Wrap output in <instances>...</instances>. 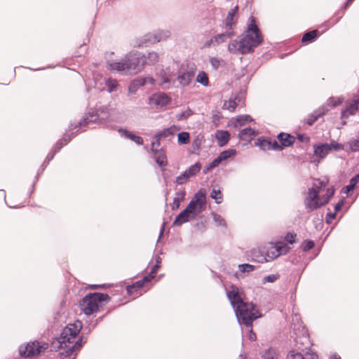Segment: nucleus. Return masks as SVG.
<instances>
[{"label":"nucleus","instance_id":"1","mask_svg":"<svg viewBox=\"0 0 359 359\" xmlns=\"http://www.w3.org/2000/svg\"><path fill=\"white\" fill-rule=\"evenodd\" d=\"M81 328V322L76 320L62 329L57 341L58 348L63 350L60 353L61 359H75L78 352L86 342V339L82 337L77 339Z\"/></svg>","mask_w":359,"mask_h":359},{"label":"nucleus","instance_id":"2","mask_svg":"<svg viewBox=\"0 0 359 359\" xmlns=\"http://www.w3.org/2000/svg\"><path fill=\"white\" fill-rule=\"evenodd\" d=\"M263 41L262 33L256 24L253 16L250 18V23L245 32L239 41L233 40L228 46V50L232 54L245 55L254 51Z\"/></svg>","mask_w":359,"mask_h":359},{"label":"nucleus","instance_id":"3","mask_svg":"<svg viewBox=\"0 0 359 359\" xmlns=\"http://www.w3.org/2000/svg\"><path fill=\"white\" fill-rule=\"evenodd\" d=\"M237 287H232L227 292V297L230 301L239 324L247 327L252 325V322L261 316L252 303L245 302L238 294Z\"/></svg>","mask_w":359,"mask_h":359},{"label":"nucleus","instance_id":"4","mask_svg":"<svg viewBox=\"0 0 359 359\" xmlns=\"http://www.w3.org/2000/svg\"><path fill=\"white\" fill-rule=\"evenodd\" d=\"M107 67L125 75L136 74L142 69L141 53L137 51L130 52L121 61L108 63Z\"/></svg>","mask_w":359,"mask_h":359},{"label":"nucleus","instance_id":"5","mask_svg":"<svg viewBox=\"0 0 359 359\" xmlns=\"http://www.w3.org/2000/svg\"><path fill=\"white\" fill-rule=\"evenodd\" d=\"M112 108L110 105H102L97 108L96 110L91 109L89 111L83 118L73 128V124L70 123L69 126V130H72L74 128H81L88 126L91 123H99L103 125L105 128H109V125H107V119L106 117H100L99 113L102 114H107V116L110 115V113L112 111Z\"/></svg>","mask_w":359,"mask_h":359},{"label":"nucleus","instance_id":"6","mask_svg":"<svg viewBox=\"0 0 359 359\" xmlns=\"http://www.w3.org/2000/svg\"><path fill=\"white\" fill-rule=\"evenodd\" d=\"M109 299L110 297L107 294L90 293L82 299L80 302V308L85 315L90 316L98 311L102 302H107Z\"/></svg>","mask_w":359,"mask_h":359},{"label":"nucleus","instance_id":"7","mask_svg":"<svg viewBox=\"0 0 359 359\" xmlns=\"http://www.w3.org/2000/svg\"><path fill=\"white\" fill-rule=\"evenodd\" d=\"M47 348L48 344L46 343L41 344L39 341H33L26 345L20 346L19 353L25 358H34L39 355Z\"/></svg>","mask_w":359,"mask_h":359},{"label":"nucleus","instance_id":"8","mask_svg":"<svg viewBox=\"0 0 359 359\" xmlns=\"http://www.w3.org/2000/svg\"><path fill=\"white\" fill-rule=\"evenodd\" d=\"M304 205L308 212L323 206L318 189L313 187L309 189L307 196L304 198Z\"/></svg>","mask_w":359,"mask_h":359},{"label":"nucleus","instance_id":"9","mask_svg":"<svg viewBox=\"0 0 359 359\" xmlns=\"http://www.w3.org/2000/svg\"><path fill=\"white\" fill-rule=\"evenodd\" d=\"M171 35V32L168 29H158L156 30L154 34H149L144 36V40L137 43L139 47L147 46V43H154L156 42H160L168 39Z\"/></svg>","mask_w":359,"mask_h":359},{"label":"nucleus","instance_id":"10","mask_svg":"<svg viewBox=\"0 0 359 359\" xmlns=\"http://www.w3.org/2000/svg\"><path fill=\"white\" fill-rule=\"evenodd\" d=\"M175 80L172 74L167 69H161L156 74V85L163 90H168L174 86Z\"/></svg>","mask_w":359,"mask_h":359},{"label":"nucleus","instance_id":"11","mask_svg":"<svg viewBox=\"0 0 359 359\" xmlns=\"http://www.w3.org/2000/svg\"><path fill=\"white\" fill-rule=\"evenodd\" d=\"M170 102V98L165 93H157L152 95L149 99V103L157 107H164Z\"/></svg>","mask_w":359,"mask_h":359},{"label":"nucleus","instance_id":"12","mask_svg":"<svg viewBox=\"0 0 359 359\" xmlns=\"http://www.w3.org/2000/svg\"><path fill=\"white\" fill-rule=\"evenodd\" d=\"M250 259L257 263L267 262V257L265 254V247L254 248L250 251Z\"/></svg>","mask_w":359,"mask_h":359},{"label":"nucleus","instance_id":"13","mask_svg":"<svg viewBox=\"0 0 359 359\" xmlns=\"http://www.w3.org/2000/svg\"><path fill=\"white\" fill-rule=\"evenodd\" d=\"M194 202H195L198 205V212H201L205 208V205L206 203V192L205 189H199L194 196L191 199Z\"/></svg>","mask_w":359,"mask_h":359},{"label":"nucleus","instance_id":"14","mask_svg":"<svg viewBox=\"0 0 359 359\" xmlns=\"http://www.w3.org/2000/svg\"><path fill=\"white\" fill-rule=\"evenodd\" d=\"M154 154V158L156 163L162 168H164L168 164L167 157L165 151L163 149H151Z\"/></svg>","mask_w":359,"mask_h":359},{"label":"nucleus","instance_id":"15","mask_svg":"<svg viewBox=\"0 0 359 359\" xmlns=\"http://www.w3.org/2000/svg\"><path fill=\"white\" fill-rule=\"evenodd\" d=\"M194 77L193 71H183L179 72L177 79L182 87H185L190 84Z\"/></svg>","mask_w":359,"mask_h":359},{"label":"nucleus","instance_id":"16","mask_svg":"<svg viewBox=\"0 0 359 359\" xmlns=\"http://www.w3.org/2000/svg\"><path fill=\"white\" fill-rule=\"evenodd\" d=\"M328 109L326 107L322 106L309 114L306 120L309 126H312L320 117L324 116Z\"/></svg>","mask_w":359,"mask_h":359},{"label":"nucleus","instance_id":"17","mask_svg":"<svg viewBox=\"0 0 359 359\" xmlns=\"http://www.w3.org/2000/svg\"><path fill=\"white\" fill-rule=\"evenodd\" d=\"M159 55L155 51L149 52L148 54L143 55L141 53V64H142V68L144 65H154L158 62Z\"/></svg>","mask_w":359,"mask_h":359},{"label":"nucleus","instance_id":"18","mask_svg":"<svg viewBox=\"0 0 359 359\" xmlns=\"http://www.w3.org/2000/svg\"><path fill=\"white\" fill-rule=\"evenodd\" d=\"M313 151L316 157L323 159L330 152V148L328 143H320L313 145Z\"/></svg>","mask_w":359,"mask_h":359},{"label":"nucleus","instance_id":"19","mask_svg":"<svg viewBox=\"0 0 359 359\" xmlns=\"http://www.w3.org/2000/svg\"><path fill=\"white\" fill-rule=\"evenodd\" d=\"M243 104V96L242 94H237L233 95L228 101V102L224 103V106L229 109L230 111H234L236 107L240 104Z\"/></svg>","mask_w":359,"mask_h":359},{"label":"nucleus","instance_id":"20","mask_svg":"<svg viewBox=\"0 0 359 359\" xmlns=\"http://www.w3.org/2000/svg\"><path fill=\"white\" fill-rule=\"evenodd\" d=\"M215 138L219 147H222L227 144L230 139V133L227 130H218L215 133Z\"/></svg>","mask_w":359,"mask_h":359},{"label":"nucleus","instance_id":"21","mask_svg":"<svg viewBox=\"0 0 359 359\" xmlns=\"http://www.w3.org/2000/svg\"><path fill=\"white\" fill-rule=\"evenodd\" d=\"M238 12V6H236L234 8L230 9V11L228 12L227 16L226 18V26L229 27L230 29L232 28V26L236 23V16Z\"/></svg>","mask_w":359,"mask_h":359},{"label":"nucleus","instance_id":"22","mask_svg":"<svg viewBox=\"0 0 359 359\" xmlns=\"http://www.w3.org/2000/svg\"><path fill=\"white\" fill-rule=\"evenodd\" d=\"M277 138L283 148L292 145L295 141L294 136L284 133H279Z\"/></svg>","mask_w":359,"mask_h":359},{"label":"nucleus","instance_id":"23","mask_svg":"<svg viewBox=\"0 0 359 359\" xmlns=\"http://www.w3.org/2000/svg\"><path fill=\"white\" fill-rule=\"evenodd\" d=\"M118 132L122 136L135 142L136 144H137L139 145H142L143 144V139L141 137L135 135L134 133L130 132L127 129L119 128V129H118Z\"/></svg>","mask_w":359,"mask_h":359},{"label":"nucleus","instance_id":"24","mask_svg":"<svg viewBox=\"0 0 359 359\" xmlns=\"http://www.w3.org/2000/svg\"><path fill=\"white\" fill-rule=\"evenodd\" d=\"M191 214L187 210H183L175 218L172 223L173 226H180L182 224L189 222L191 219Z\"/></svg>","mask_w":359,"mask_h":359},{"label":"nucleus","instance_id":"25","mask_svg":"<svg viewBox=\"0 0 359 359\" xmlns=\"http://www.w3.org/2000/svg\"><path fill=\"white\" fill-rule=\"evenodd\" d=\"M265 254L267 257V262L280 256L274 244L271 243L269 246L265 247Z\"/></svg>","mask_w":359,"mask_h":359},{"label":"nucleus","instance_id":"26","mask_svg":"<svg viewBox=\"0 0 359 359\" xmlns=\"http://www.w3.org/2000/svg\"><path fill=\"white\" fill-rule=\"evenodd\" d=\"M257 135V133L255 129H252V128H245L240 131L239 137L241 140H247L252 139Z\"/></svg>","mask_w":359,"mask_h":359},{"label":"nucleus","instance_id":"27","mask_svg":"<svg viewBox=\"0 0 359 359\" xmlns=\"http://www.w3.org/2000/svg\"><path fill=\"white\" fill-rule=\"evenodd\" d=\"M107 125L108 123L113 122H121L123 121V112L119 110H112L110 115L106 116Z\"/></svg>","mask_w":359,"mask_h":359},{"label":"nucleus","instance_id":"28","mask_svg":"<svg viewBox=\"0 0 359 359\" xmlns=\"http://www.w3.org/2000/svg\"><path fill=\"white\" fill-rule=\"evenodd\" d=\"M318 37V31L314 29L310 32H305L302 36V41L303 43H312L315 41Z\"/></svg>","mask_w":359,"mask_h":359},{"label":"nucleus","instance_id":"29","mask_svg":"<svg viewBox=\"0 0 359 359\" xmlns=\"http://www.w3.org/2000/svg\"><path fill=\"white\" fill-rule=\"evenodd\" d=\"M233 35L232 31H226L225 33L219 34L214 36L213 39H211L212 43H215L217 45L224 42L226 39L231 38Z\"/></svg>","mask_w":359,"mask_h":359},{"label":"nucleus","instance_id":"30","mask_svg":"<svg viewBox=\"0 0 359 359\" xmlns=\"http://www.w3.org/2000/svg\"><path fill=\"white\" fill-rule=\"evenodd\" d=\"M148 83L151 86H156V79H154L151 76H145V77L140 78V79L135 80L134 82V85H136L138 86H143Z\"/></svg>","mask_w":359,"mask_h":359},{"label":"nucleus","instance_id":"31","mask_svg":"<svg viewBox=\"0 0 359 359\" xmlns=\"http://www.w3.org/2000/svg\"><path fill=\"white\" fill-rule=\"evenodd\" d=\"M185 195L186 192L184 190H180L176 192L172 205L173 210L179 208L181 201H183L184 199Z\"/></svg>","mask_w":359,"mask_h":359},{"label":"nucleus","instance_id":"32","mask_svg":"<svg viewBox=\"0 0 359 359\" xmlns=\"http://www.w3.org/2000/svg\"><path fill=\"white\" fill-rule=\"evenodd\" d=\"M358 182L359 174H357L350 180L348 185L344 187L342 189V191L348 195L350 191H353L355 188Z\"/></svg>","mask_w":359,"mask_h":359},{"label":"nucleus","instance_id":"33","mask_svg":"<svg viewBox=\"0 0 359 359\" xmlns=\"http://www.w3.org/2000/svg\"><path fill=\"white\" fill-rule=\"evenodd\" d=\"M174 136V133L171 128H165L163 130L156 133L154 138H159L160 140L168 139L170 140Z\"/></svg>","mask_w":359,"mask_h":359},{"label":"nucleus","instance_id":"34","mask_svg":"<svg viewBox=\"0 0 359 359\" xmlns=\"http://www.w3.org/2000/svg\"><path fill=\"white\" fill-rule=\"evenodd\" d=\"M255 144L263 151L271 150V139L269 138H259Z\"/></svg>","mask_w":359,"mask_h":359},{"label":"nucleus","instance_id":"35","mask_svg":"<svg viewBox=\"0 0 359 359\" xmlns=\"http://www.w3.org/2000/svg\"><path fill=\"white\" fill-rule=\"evenodd\" d=\"M236 155V151L234 149H229L222 151L218 157L221 159V161L228 160L229 158L233 157Z\"/></svg>","mask_w":359,"mask_h":359},{"label":"nucleus","instance_id":"36","mask_svg":"<svg viewBox=\"0 0 359 359\" xmlns=\"http://www.w3.org/2000/svg\"><path fill=\"white\" fill-rule=\"evenodd\" d=\"M201 168V165L200 163H196L195 164L191 165L187 170L184 171V172L187 175L188 177H191L197 174Z\"/></svg>","mask_w":359,"mask_h":359},{"label":"nucleus","instance_id":"37","mask_svg":"<svg viewBox=\"0 0 359 359\" xmlns=\"http://www.w3.org/2000/svg\"><path fill=\"white\" fill-rule=\"evenodd\" d=\"M274 245L278 252L280 253V256L287 254L290 250V247L284 242H277Z\"/></svg>","mask_w":359,"mask_h":359},{"label":"nucleus","instance_id":"38","mask_svg":"<svg viewBox=\"0 0 359 359\" xmlns=\"http://www.w3.org/2000/svg\"><path fill=\"white\" fill-rule=\"evenodd\" d=\"M196 81L203 86H208L209 85L208 74L205 72L201 71L196 76Z\"/></svg>","mask_w":359,"mask_h":359},{"label":"nucleus","instance_id":"39","mask_svg":"<svg viewBox=\"0 0 359 359\" xmlns=\"http://www.w3.org/2000/svg\"><path fill=\"white\" fill-rule=\"evenodd\" d=\"M144 282L142 279L137 281L136 283H133V285H128L127 286V292L129 294H132L133 292L137 290L138 289H140L144 285Z\"/></svg>","mask_w":359,"mask_h":359},{"label":"nucleus","instance_id":"40","mask_svg":"<svg viewBox=\"0 0 359 359\" xmlns=\"http://www.w3.org/2000/svg\"><path fill=\"white\" fill-rule=\"evenodd\" d=\"M253 119L250 115H241L238 116L236 120L235 126H243L245 122H251Z\"/></svg>","mask_w":359,"mask_h":359},{"label":"nucleus","instance_id":"41","mask_svg":"<svg viewBox=\"0 0 359 359\" xmlns=\"http://www.w3.org/2000/svg\"><path fill=\"white\" fill-rule=\"evenodd\" d=\"M334 189L333 188H328L327 189L326 194L322 197H320L323 206L329 202L330 199L334 196Z\"/></svg>","mask_w":359,"mask_h":359},{"label":"nucleus","instance_id":"42","mask_svg":"<svg viewBox=\"0 0 359 359\" xmlns=\"http://www.w3.org/2000/svg\"><path fill=\"white\" fill-rule=\"evenodd\" d=\"M211 215L217 226H226V222L221 215L215 212H212Z\"/></svg>","mask_w":359,"mask_h":359},{"label":"nucleus","instance_id":"43","mask_svg":"<svg viewBox=\"0 0 359 359\" xmlns=\"http://www.w3.org/2000/svg\"><path fill=\"white\" fill-rule=\"evenodd\" d=\"M189 133L187 132H181L177 135V141L180 144H186L189 140Z\"/></svg>","mask_w":359,"mask_h":359},{"label":"nucleus","instance_id":"44","mask_svg":"<svg viewBox=\"0 0 359 359\" xmlns=\"http://www.w3.org/2000/svg\"><path fill=\"white\" fill-rule=\"evenodd\" d=\"M106 86L108 88V91L112 93L116 90L118 82L116 79L109 78L106 81Z\"/></svg>","mask_w":359,"mask_h":359},{"label":"nucleus","instance_id":"45","mask_svg":"<svg viewBox=\"0 0 359 359\" xmlns=\"http://www.w3.org/2000/svg\"><path fill=\"white\" fill-rule=\"evenodd\" d=\"M210 197L215 200L216 203L220 204L222 203V196L219 189H213L210 193Z\"/></svg>","mask_w":359,"mask_h":359},{"label":"nucleus","instance_id":"46","mask_svg":"<svg viewBox=\"0 0 359 359\" xmlns=\"http://www.w3.org/2000/svg\"><path fill=\"white\" fill-rule=\"evenodd\" d=\"M58 152V149H55V150H53L51 151H50L45 161H43V163H42L41 165V167H42V171L44 170V168L47 166V165L49 163V162L54 158V156L55 155V154H57Z\"/></svg>","mask_w":359,"mask_h":359},{"label":"nucleus","instance_id":"47","mask_svg":"<svg viewBox=\"0 0 359 359\" xmlns=\"http://www.w3.org/2000/svg\"><path fill=\"white\" fill-rule=\"evenodd\" d=\"M238 269L241 273H249L253 271L255 267L250 264H241L238 265Z\"/></svg>","mask_w":359,"mask_h":359},{"label":"nucleus","instance_id":"48","mask_svg":"<svg viewBox=\"0 0 359 359\" xmlns=\"http://www.w3.org/2000/svg\"><path fill=\"white\" fill-rule=\"evenodd\" d=\"M185 210H187V211L191 215H194V211L196 210H198V205L195 202H194L192 200H191V201L189 203V204L186 207ZM195 216L196 215H193L191 219H194Z\"/></svg>","mask_w":359,"mask_h":359},{"label":"nucleus","instance_id":"49","mask_svg":"<svg viewBox=\"0 0 359 359\" xmlns=\"http://www.w3.org/2000/svg\"><path fill=\"white\" fill-rule=\"evenodd\" d=\"M349 149L353 152L359 151V139H352L348 142Z\"/></svg>","mask_w":359,"mask_h":359},{"label":"nucleus","instance_id":"50","mask_svg":"<svg viewBox=\"0 0 359 359\" xmlns=\"http://www.w3.org/2000/svg\"><path fill=\"white\" fill-rule=\"evenodd\" d=\"M193 112L190 109H187L185 111L177 114L176 118L177 120H184L189 118L191 115H192Z\"/></svg>","mask_w":359,"mask_h":359},{"label":"nucleus","instance_id":"51","mask_svg":"<svg viewBox=\"0 0 359 359\" xmlns=\"http://www.w3.org/2000/svg\"><path fill=\"white\" fill-rule=\"evenodd\" d=\"M328 145L330 146V151L332 150L338 151L344 149V145L334 140H332Z\"/></svg>","mask_w":359,"mask_h":359},{"label":"nucleus","instance_id":"52","mask_svg":"<svg viewBox=\"0 0 359 359\" xmlns=\"http://www.w3.org/2000/svg\"><path fill=\"white\" fill-rule=\"evenodd\" d=\"M263 358L264 359H278V355L273 349L269 348L265 351Z\"/></svg>","mask_w":359,"mask_h":359},{"label":"nucleus","instance_id":"53","mask_svg":"<svg viewBox=\"0 0 359 359\" xmlns=\"http://www.w3.org/2000/svg\"><path fill=\"white\" fill-rule=\"evenodd\" d=\"M279 278V275L278 274H271L266 276H264L262 278V283L265 284L266 283H273Z\"/></svg>","mask_w":359,"mask_h":359},{"label":"nucleus","instance_id":"54","mask_svg":"<svg viewBox=\"0 0 359 359\" xmlns=\"http://www.w3.org/2000/svg\"><path fill=\"white\" fill-rule=\"evenodd\" d=\"M189 177H188L187 175L184 172L180 175L177 177V178L175 180V182L177 184L182 185V184L187 183V182L189 180Z\"/></svg>","mask_w":359,"mask_h":359},{"label":"nucleus","instance_id":"55","mask_svg":"<svg viewBox=\"0 0 359 359\" xmlns=\"http://www.w3.org/2000/svg\"><path fill=\"white\" fill-rule=\"evenodd\" d=\"M346 111L348 112V114L351 116L355 115L358 111L359 108L354 105L352 102H350L347 104L346 108L345 109Z\"/></svg>","mask_w":359,"mask_h":359},{"label":"nucleus","instance_id":"56","mask_svg":"<svg viewBox=\"0 0 359 359\" xmlns=\"http://www.w3.org/2000/svg\"><path fill=\"white\" fill-rule=\"evenodd\" d=\"M287 359H305L301 353L291 351L288 353Z\"/></svg>","mask_w":359,"mask_h":359},{"label":"nucleus","instance_id":"57","mask_svg":"<svg viewBox=\"0 0 359 359\" xmlns=\"http://www.w3.org/2000/svg\"><path fill=\"white\" fill-rule=\"evenodd\" d=\"M314 242L311 240H307L303 243V250L304 252L311 250L314 247Z\"/></svg>","mask_w":359,"mask_h":359},{"label":"nucleus","instance_id":"58","mask_svg":"<svg viewBox=\"0 0 359 359\" xmlns=\"http://www.w3.org/2000/svg\"><path fill=\"white\" fill-rule=\"evenodd\" d=\"M284 148L280 144V143L279 144L276 140H271V149H273V150H277V151H281L283 150Z\"/></svg>","mask_w":359,"mask_h":359},{"label":"nucleus","instance_id":"59","mask_svg":"<svg viewBox=\"0 0 359 359\" xmlns=\"http://www.w3.org/2000/svg\"><path fill=\"white\" fill-rule=\"evenodd\" d=\"M295 237H296V234H293V233H288L285 237V241L290 243V244H292L294 241H295Z\"/></svg>","mask_w":359,"mask_h":359},{"label":"nucleus","instance_id":"60","mask_svg":"<svg viewBox=\"0 0 359 359\" xmlns=\"http://www.w3.org/2000/svg\"><path fill=\"white\" fill-rule=\"evenodd\" d=\"M221 163H222L221 159L217 156V158L213 159V161L212 162H210L208 164L209 165V168L213 169L214 168L218 166L219 164Z\"/></svg>","mask_w":359,"mask_h":359},{"label":"nucleus","instance_id":"61","mask_svg":"<svg viewBox=\"0 0 359 359\" xmlns=\"http://www.w3.org/2000/svg\"><path fill=\"white\" fill-rule=\"evenodd\" d=\"M74 136V133H72L71 134L65 133L61 140L64 142L65 144H67L72 139V137Z\"/></svg>","mask_w":359,"mask_h":359},{"label":"nucleus","instance_id":"62","mask_svg":"<svg viewBox=\"0 0 359 359\" xmlns=\"http://www.w3.org/2000/svg\"><path fill=\"white\" fill-rule=\"evenodd\" d=\"M344 198H341L334 206V212L337 214V212L340 211L344 204Z\"/></svg>","mask_w":359,"mask_h":359},{"label":"nucleus","instance_id":"63","mask_svg":"<svg viewBox=\"0 0 359 359\" xmlns=\"http://www.w3.org/2000/svg\"><path fill=\"white\" fill-rule=\"evenodd\" d=\"M336 213L335 212H328L326 215V222L327 224H331L332 221L336 218Z\"/></svg>","mask_w":359,"mask_h":359},{"label":"nucleus","instance_id":"64","mask_svg":"<svg viewBox=\"0 0 359 359\" xmlns=\"http://www.w3.org/2000/svg\"><path fill=\"white\" fill-rule=\"evenodd\" d=\"M297 139L301 142H306V143L309 142L310 140V138L305 134H298Z\"/></svg>","mask_w":359,"mask_h":359}]
</instances>
